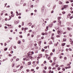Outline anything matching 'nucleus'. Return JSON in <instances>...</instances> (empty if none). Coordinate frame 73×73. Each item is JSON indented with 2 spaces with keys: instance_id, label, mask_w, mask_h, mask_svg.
Returning <instances> with one entry per match:
<instances>
[{
  "instance_id": "obj_1",
  "label": "nucleus",
  "mask_w": 73,
  "mask_h": 73,
  "mask_svg": "<svg viewBox=\"0 0 73 73\" xmlns=\"http://www.w3.org/2000/svg\"><path fill=\"white\" fill-rule=\"evenodd\" d=\"M61 33H62V31H61V30H59L58 31L57 33L58 35H60Z\"/></svg>"
},
{
  "instance_id": "obj_2",
  "label": "nucleus",
  "mask_w": 73,
  "mask_h": 73,
  "mask_svg": "<svg viewBox=\"0 0 73 73\" xmlns=\"http://www.w3.org/2000/svg\"><path fill=\"white\" fill-rule=\"evenodd\" d=\"M56 5H54V7H53V9H54L56 8Z\"/></svg>"
},
{
  "instance_id": "obj_3",
  "label": "nucleus",
  "mask_w": 73,
  "mask_h": 73,
  "mask_svg": "<svg viewBox=\"0 0 73 73\" xmlns=\"http://www.w3.org/2000/svg\"><path fill=\"white\" fill-rule=\"evenodd\" d=\"M44 8H41V11H42V12H43V11H44Z\"/></svg>"
},
{
  "instance_id": "obj_4",
  "label": "nucleus",
  "mask_w": 73,
  "mask_h": 73,
  "mask_svg": "<svg viewBox=\"0 0 73 73\" xmlns=\"http://www.w3.org/2000/svg\"><path fill=\"white\" fill-rule=\"evenodd\" d=\"M58 23H59L60 24H61V21H60V20H58Z\"/></svg>"
},
{
  "instance_id": "obj_5",
  "label": "nucleus",
  "mask_w": 73,
  "mask_h": 73,
  "mask_svg": "<svg viewBox=\"0 0 73 73\" xmlns=\"http://www.w3.org/2000/svg\"><path fill=\"white\" fill-rule=\"evenodd\" d=\"M38 44H41V41H38Z\"/></svg>"
},
{
  "instance_id": "obj_6",
  "label": "nucleus",
  "mask_w": 73,
  "mask_h": 73,
  "mask_svg": "<svg viewBox=\"0 0 73 73\" xmlns=\"http://www.w3.org/2000/svg\"><path fill=\"white\" fill-rule=\"evenodd\" d=\"M68 30H69V31H71L72 30V28H68Z\"/></svg>"
},
{
  "instance_id": "obj_7",
  "label": "nucleus",
  "mask_w": 73,
  "mask_h": 73,
  "mask_svg": "<svg viewBox=\"0 0 73 73\" xmlns=\"http://www.w3.org/2000/svg\"><path fill=\"white\" fill-rule=\"evenodd\" d=\"M56 59H57V58H56V57H54V58H53L54 60V61H55V60H56Z\"/></svg>"
},
{
  "instance_id": "obj_8",
  "label": "nucleus",
  "mask_w": 73,
  "mask_h": 73,
  "mask_svg": "<svg viewBox=\"0 0 73 73\" xmlns=\"http://www.w3.org/2000/svg\"><path fill=\"white\" fill-rule=\"evenodd\" d=\"M30 52H29L27 53V55L28 56H30Z\"/></svg>"
},
{
  "instance_id": "obj_9",
  "label": "nucleus",
  "mask_w": 73,
  "mask_h": 73,
  "mask_svg": "<svg viewBox=\"0 0 73 73\" xmlns=\"http://www.w3.org/2000/svg\"><path fill=\"white\" fill-rule=\"evenodd\" d=\"M49 44H53V43H52V41H50V42H49Z\"/></svg>"
},
{
  "instance_id": "obj_10",
  "label": "nucleus",
  "mask_w": 73,
  "mask_h": 73,
  "mask_svg": "<svg viewBox=\"0 0 73 73\" xmlns=\"http://www.w3.org/2000/svg\"><path fill=\"white\" fill-rule=\"evenodd\" d=\"M15 25H16V24H18V22L17 21H15Z\"/></svg>"
},
{
  "instance_id": "obj_11",
  "label": "nucleus",
  "mask_w": 73,
  "mask_h": 73,
  "mask_svg": "<svg viewBox=\"0 0 73 73\" xmlns=\"http://www.w3.org/2000/svg\"><path fill=\"white\" fill-rule=\"evenodd\" d=\"M28 25H29L30 26H31V25H32V23H30L28 24Z\"/></svg>"
},
{
  "instance_id": "obj_12",
  "label": "nucleus",
  "mask_w": 73,
  "mask_h": 73,
  "mask_svg": "<svg viewBox=\"0 0 73 73\" xmlns=\"http://www.w3.org/2000/svg\"><path fill=\"white\" fill-rule=\"evenodd\" d=\"M25 58L26 60H28L29 59V58L28 57H26Z\"/></svg>"
},
{
  "instance_id": "obj_13",
  "label": "nucleus",
  "mask_w": 73,
  "mask_h": 73,
  "mask_svg": "<svg viewBox=\"0 0 73 73\" xmlns=\"http://www.w3.org/2000/svg\"><path fill=\"white\" fill-rule=\"evenodd\" d=\"M18 44H21V42H20V41H18Z\"/></svg>"
},
{
  "instance_id": "obj_14",
  "label": "nucleus",
  "mask_w": 73,
  "mask_h": 73,
  "mask_svg": "<svg viewBox=\"0 0 73 73\" xmlns=\"http://www.w3.org/2000/svg\"><path fill=\"white\" fill-rule=\"evenodd\" d=\"M65 45V43H63L62 44V46H64Z\"/></svg>"
},
{
  "instance_id": "obj_15",
  "label": "nucleus",
  "mask_w": 73,
  "mask_h": 73,
  "mask_svg": "<svg viewBox=\"0 0 73 73\" xmlns=\"http://www.w3.org/2000/svg\"><path fill=\"white\" fill-rule=\"evenodd\" d=\"M22 26H23L24 25V22H22Z\"/></svg>"
},
{
  "instance_id": "obj_16",
  "label": "nucleus",
  "mask_w": 73,
  "mask_h": 73,
  "mask_svg": "<svg viewBox=\"0 0 73 73\" xmlns=\"http://www.w3.org/2000/svg\"><path fill=\"white\" fill-rule=\"evenodd\" d=\"M67 7H68V6L67 5H65L64 6V7L65 8H67Z\"/></svg>"
},
{
  "instance_id": "obj_17",
  "label": "nucleus",
  "mask_w": 73,
  "mask_h": 73,
  "mask_svg": "<svg viewBox=\"0 0 73 73\" xmlns=\"http://www.w3.org/2000/svg\"><path fill=\"white\" fill-rule=\"evenodd\" d=\"M61 19V17H58V20H60V19Z\"/></svg>"
},
{
  "instance_id": "obj_18",
  "label": "nucleus",
  "mask_w": 73,
  "mask_h": 73,
  "mask_svg": "<svg viewBox=\"0 0 73 73\" xmlns=\"http://www.w3.org/2000/svg\"><path fill=\"white\" fill-rule=\"evenodd\" d=\"M63 41H66V39L64 38L63 39Z\"/></svg>"
},
{
  "instance_id": "obj_19",
  "label": "nucleus",
  "mask_w": 73,
  "mask_h": 73,
  "mask_svg": "<svg viewBox=\"0 0 73 73\" xmlns=\"http://www.w3.org/2000/svg\"><path fill=\"white\" fill-rule=\"evenodd\" d=\"M60 35H58L56 36V37H60Z\"/></svg>"
},
{
  "instance_id": "obj_20",
  "label": "nucleus",
  "mask_w": 73,
  "mask_h": 73,
  "mask_svg": "<svg viewBox=\"0 0 73 73\" xmlns=\"http://www.w3.org/2000/svg\"><path fill=\"white\" fill-rule=\"evenodd\" d=\"M36 2V3H39V0H37Z\"/></svg>"
},
{
  "instance_id": "obj_21",
  "label": "nucleus",
  "mask_w": 73,
  "mask_h": 73,
  "mask_svg": "<svg viewBox=\"0 0 73 73\" xmlns=\"http://www.w3.org/2000/svg\"><path fill=\"white\" fill-rule=\"evenodd\" d=\"M23 5V6H26L27 5V4L25 3H24Z\"/></svg>"
},
{
  "instance_id": "obj_22",
  "label": "nucleus",
  "mask_w": 73,
  "mask_h": 73,
  "mask_svg": "<svg viewBox=\"0 0 73 73\" xmlns=\"http://www.w3.org/2000/svg\"><path fill=\"white\" fill-rule=\"evenodd\" d=\"M23 1H21V2H20L21 4H23Z\"/></svg>"
},
{
  "instance_id": "obj_23",
  "label": "nucleus",
  "mask_w": 73,
  "mask_h": 73,
  "mask_svg": "<svg viewBox=\"0 0 73 73\" xmlns=\"http://www.w3.org/2000/svg\"><path fill=\"white\" fill-rule=\"evenodd\" d=\"M33 57L32 56H29V58L30 59H32L33 58Z\"/></svg>"
},
{
  "instance_id": "obj_24",
  "label": "nucleus",
  "mask_w": 73,
  "mask_h": 73,
  "mask_svg": "<svg viewBox=\"0 0 73 73\" xmlns=\"http://www.w3.org/2000/svg\"><path fill=\"white\" fill-rule=\"evenodd\" d=\"M27 29H28V28H25L24 29L25 31H26V30H27Z\"/></svg>"
},
{
  "instance_id": "obj_25",
  "label": "nucleus",
  "mask_w": 73,
  "mask_h": 73,
  "mask_svg": "<svg viewBox=\"0 0 73 73\" xmlns=\"http://www.w3.org/2000/svg\"><path fill=\"white\" fill-rule=\"evenodd\" d=\"M43 73H46V71H45V70H43Z\"/></svg>"
},
{
  "instance_id": "obj_26",
  "label": "nucleus",
  "mask_w": 73,
  "mask_h": 73,
  "mask_svg": "<svg viewBox=\"0 0 73 73\" xmlns=\"http://www.w3.org/2000/svg\"><path fill=\"white\" fill-rule=\"evenodd\" d=\"M58 70H60V67H58Z\"/></svg>"
},
{
  "instance_id": "obj_27",
  "label": "nucleus",
  "mask_w": 73,
  "mask_h": 73,
  "mask_svg": "<svg viewBox=\"0 0 73 73\" xmlns=\"http://www.w3.org/2000/svg\"><path fill=\"white\" fill-rule=\"evenodd\" d=\"M30 7H31V8H33V5H31L30 6Z\"/></svg>"
},
{
  "instance_id": "obj_28",
  "label": "nucleus",
  "mask_w": 73,
  "mask_h": 73,
  "mask_svg": "<svg viewBox=\"0 0 73 73\" xmlns=\"http://www.w3.org/2000/svg\"><path fill=\"white\" fill-rule=\"evenodd\" d=\"M69 35L70 37H72V35H71V34H69Z\"/></svg>"
},
{
  "instance_id": "obj_29",
  "label": "nucleus",
  "mask_w": 73,
  "mask_h": 73,
  "mask_svg": "<svg viewBox=\"0 0 73 73\" xmlns=\"http://www.w3.org/2000/svg\"><path fill=\"white\" fill-rule=\"evenodd\" d=\"M36 66V65H35V64L34 65H33V67H35V66Z\"/></svg>"
},
{
  "instance_id": "obj_30",
  "label": "nucleus",
  "mask_w": 73,
  "mask_h": 73,
  "mask_svg": "<svg viewBox=\"0 0 73 73\" xmlns=\"http://www.w3.org/2000/svg\"><path fill=\"white\" fill-rule=\"evenodd\" d=\"M46 61H45L44 63L43 64H46Z\"/></svg>"
},
{
  "instance_id": "obj_31",
  "label": "nucleus",
  "mask_w": 73,
  "mask_h": 73,
  "mask_svg": "<svg viewBox=\"0 0 73 73\" xmlns=\"http://www.w3.org/2000/svg\"><path fill=\"white\" fill-rule=\"evenodd\" d=\"M56 22H57V21H53L54 23H56Z\"/></svg>"
},
{
  "instance_id": "obj_32",
  "label": "nucleus",
  "mask_w": 73,
  "mask_h": 73,
  "mask_svg": "<svg viewBox=\"0 0 73 73\" xmlns=\"http://www.w3.org/2000/svg\"><path fill=\"white\" fill-rule=\"evenodd\" d=\"M66 24L67 25H69L70 24V23H67Z\"/></svg>"
},
{
  "instance_id": "obj_33",
  "label": "nucleus",
  "mask_w": 73,
  "mask_h": 73,
  "mask_svg": "<svg viewBox=\"0 0 73 73\" xmlns=\"http://www.w3.org/2000/svg\"><path fill=\"white\" fill-rule=\"evenodd\" d=\"M62 70H63V71H65V68H63L62 69Z\"/></svg>"
},
{
  "instance_id": "obj_34",
  "label": "nucleus",
  "mask_w": 73,
  "mask_h": 73,
  "mask_svg": "<svg viewBox=\"0 0 73 73\" xmlns=\"http://www.w3.org/2000/svg\"><path fill=\"white\" fill-rule=\"evenodd\" d=\"M36 63V61H34L33 62V64H35V63Z\"/></svg>"
},
{
  "instance_id": "obj_35",
  "label": "nucleus",
  "mask_w": 73,
  "mask_h": 73,
  "mask_svg": "<svg viewBox=\"0 0 73 73\" xmlns=\"http://www.w3.org/2000/svg\"><path fill=\"white\" fill-rule=\"evenodd\" d=\"M31 64V62H29V63H28V64L29 65H30Z\"/></svg>"
},
{
  "instance_id": "obj_36",
  "label": "nucleus",
  "mask_w": 73,
  "mask_h": 73,
  "mask_svg": "<svg viewBox=\"0 0 73 73\" xmlns=\"http://www.w3.org/2000/svg\"><path fill=\"white\" fill-rule=\"evenodd\" d=\"M13 48L14 49H16V47L15 46H13Z\"/></svg>"
},
{
  "instance_id": "obj_37",
  "label": "nucleus",
  "mask_w": 73,
  "mask_h": 73,
  "mask_svg": "<svg viewBox=\"0 0 73 73\" xmlns=\"http://www.w3.org/2000/svg\"><path fill=\"white\" fill-rule=\"evenodd\" d=\"M50 56H52L53 55V53L51 52L50 53Z\"/></svg>"
},
{
  "instance_id": "obj_38",
  "label": "nucleus",
  "mask_w": 73,
  "mask_h": 73,
  "mask_svg": "<svg viewBox=\"0 0 73 73\" xmlns=\"http://www.w3.org/2000/svg\"><path fill=\"white\" fill-rule=\"evenodd\" d=\"M42 25H43V27H45V24H44V23H43Z\"/></svg>"
},
{
  "instance_id": "obj_39",
  "label": "nucleus",
  "mask_w": 73,
  "mask_h": 73,
  "mask_svg": "<svg viewBox=\"0 0 73 73\" xmlns=\"http://www.w3.org/2000/svg\"><path fill=\"white\" fill-rule=\"evenodd\" d=\"M7 50V48H5V49H4V50H5V51Z\"/></svg>"
},
{
  "instance_id": "obj_40",
  "label": "nucleus",
  "mask_w": 73,
  "mask_h": 73,
  "mask_svg": "<svg viewBox=\"0 0 73 73\" xmlns=\"http://www.w3.org/2000/svg\"><path fill=\"white\" fill-rule=\"evenodd\" d=\"M47 68L46 67V66H45V67H44V69H45V70Z\"/></svg>"
},
{
  "instance_id": "obj_41",
  "label": "nucleus",
  "mask_w": 73,
  "mask_h": 73,
  "mask_svg": "<svg viewBox=\"0 0 73 73\" xmlns=\"http://www.w3.org/2000/svg\"><path fill=\"white\" fill-rule=\"evenodd\" d=\"M65 13H66L65 12H64V11H63L62 13L63 14H65Z\"/></svg>"
},
{
  "instance_id": "obj_42",
  "label": "nucleus",
  "mask_w": 73,
  "mask_h": 73,
  "mask_svg": "<svg viewBox=\"0 0 73 73\" xmlns=\"http://www.w3.org/2000/svg\"><path fill=\"white\" fill-rule=\"evenodd\" d=\"M13 59H11V62H12V61H13Z\"/></svg>"
},
{
  "instance_id": "obj_43",
  "label": "nucleus",
  "mask_w": 73,
  "mask_h": 73,
  "mask_svg": "<svg viewBox=\"0 0 73 73\" xmlns=\"http://www.w3.org/2000/svg\"><path fill=\"white\" fill-rule=\"evenodd\" d=\"M71 44L72 45H73V41H72L71 43Z\"/></svg>"
},
{
  "instance_id": "obj_44",
  "label": "nucleus",
  "mask_w": 73,
  "mask_h": 73,
  "mask_svg": "<svg viewBox=\"0 0 73 73\" xmlns=\"http://www.w3.org/2000/svg\"><path fill=\"white\" fill-rule=\"evenodd\" d=\"M19 58H17V59H16V60L17 61H19Z\"/></svg>"
},
{
  "instance_id": "obj_45",
  "label": "nucleus",
  "mask_w": 73,
  "mask_h": 73,
  "mask_svg": "<svg viewBox=\"0 0 73 73\" xmlns=\"http://www.w3.org/2000/svg\"><path fill=\"white\" fill-rule=\"evenodd\" d=\"M51 68V67H49L48 68L49 69H52V68Z\"/></svg>"
},
{
  "instance_id": "obj_46",
  "label": "nucleus",
  "mask_w": 73,
  "mask_h": 73,
  "mask_svg": "<svg viewBox=\"0 0 73 73\" xmlns=\"http://www.w3.org/2000/svg\"><path fill=\"white\" fill-rule=\"evenodd\" d=\"M52 52H55V49H53L52 50Z\"/></svg>"
},
{
  "instance_id": "obj_47",
  "label": "nucleus",
  "mask_w": 73,
  "mask_h": 73,
  "mask_svg": "<svg viewBox=\"0 0 73 73\" xmlns=\"http://www.w3.org/2000/svg\"><path fill=\"white\" fill-rule=\"evenodd\" d=\"M9 57H11V56H12V55L11 54H9Z\"/></svg>"
},
{
  "instance_id": "obj_48",
  "label": "nucleus",
  "mask_w": 73,
  "mask_h": 73,
  "mask_svg": "<svg viewBox=\"0 0 73 73\" xmlns=\"http://www.w3.org/2000/svg\"><path fill=\"white\" fill-rule=\"evenodd\" d=\"M49 62H51V63H52V60H50L49 61Z\"/></svg>"
},
{
  "instance_id": "obj_49",
  "label": "nucleus",
  "mask_w": 73,
  "mask_h": 73,
  "mask_svg": "<svg viewBox=\"0 0 73 73\" xmlns=\"http://www.w3.org/2000/svg\"><path fill=\"white\" fill-rule=\"evenodd\" d=\"M34 46H37V44H36V43L35 44H34Z\"/></svg>"
},
{
  "instance_id": "obj_50",
  "label": "nucleus",
  "mask_w": 73,
  "mask_h": 73,
  "mask_svg": "<svg viewBox=\"0 0 73 73\" xmlns=\"http://www.w3.org/2000/svg\"><path fill=\"white\" fill-rule=\"evenodd\" d=\"M27 72H29V69H27Z\"/></svg>"
},
{
  "instance_id": "obj_51",
  "label": "nucleus",
  "mask_w": 73,
  "mask_h": 73,
  "mask_svg": "<svg viewBox=\"0 0 73 73\" xmlns=\"http://www.w3.org/2000/svg\"><path fill=\"white\" fill-rule=\"evenodd\" d=\"M54 33H52V36H54Z\"/></svg>"
},
{
  "instance_id": "obj_52",
  "label": "nucleus",
  "mask_w": 73,
  "mask_h": 73,
  "mask_svg": "<svg viewBox=\"0 0 73 73\" xmlns=\"http://www.w3.org/2000/svg\"><path fill=\"white\" fill-rule=\"evenodd\" d=\"M14 14H12V15H11L12 17H14Z\"/></svg>"
},
{
  "instance_id": "obj_53",
  "label": "nucleus",
  "mask_w": 73,
  "mask_h": 73,
  "mask_svg": "<svg viewBox=\"0 0 73 73\" xmlns=\"http://www.w3.org/2000/svg\"><path fill=\"white\" fill-rule=\"evenodd\" d=\"M16 58V56H14L13 57V58L14 59H15Z\"/></svg>"
},
{
  "instance_id": "obj_54",
  "label": "nucleus",
  "mask_w": 73,
  "mask_h": 73,
  "mask_svg": "<svg viewBox=\"0 0 73 73\" xmlns=\"http://www.w3.org/2000/svg\"><path fill=\"white\" fill-rule=\"evenodd\" d=\"M0 44L1 45H2V46H3V43H0Z\"/></svg>"
},
{
  "instance_id": "obj_55",
  "label": "nucleus",
  "mask_w": 73,
  "mask_h": 73,
  "mask_svg": "<svg viewBox=\"0 0 73 73\" xmlns=\"http://www.w3.org/2000/svg\"><path fill=\"white\" fill-rule=\"evenodd\" d=\"M24 29V28L23 27L22 28V31H23Z\"/></svg>"
},
{
  "instance_id": "obj_56",
  "label": "nucleus",
  "mask_w": 73,
  "mask_h": 73,
  "mask_svg": "<svg viewBox=\"0 0 73 73\" xmlns=\"http://www.w3.org/2000/svg\"><path fill=\"white\" fill-rule=\"evenodd\" d=\"M5 29H7V26H5L4 27Z\"/></svg>"
},
{
  "instance_id": "obj_57",
  "label": "nucleus",
  "mask_w": 73,
  "mask_h": 73,
  "mask_svg": "<svg viewBox=\"0 0 73 73\" xmlns=\"http://www.w3.org/2000/svg\"><path fill=\"white\" fill-rule=\"evenodd\" d=\"M45 35H48V33L45 32Z\"/></svg>"
},
{
  "instance_id": "obj_58",
  "label": "nucleus",
  "mask_w": 73,
  "mask_h": 73,
  "mask_svg": "<svg viewBox=\"0 0 73 73\" xmlns=\"http://www.w3.org/2000/svg\"><path fill=\"white\" fill-rule=\"evenodd\" d=\"M50 57H48V60H50Z\"/></svg>"
},
{
  "instance_id": "obj_59",
  "label": "nucleus",
  "mask_w": 73,
  "mask_h": 73,
  "mask_svg": "<svg viewBox=\"0 0 73 73\" xmlns=\"http://www.w3.org/2000/svg\"><path fill=\"white\" fill-rule=\"evenodd\" d=\"M67 17H70V15H67Z\"/></svg>"
},
{
  "instance_id": "obj_60",
  "label": "nucleus",
  "mask_w": 73,
  "mask_h": 73,
  "mask_svg": "<svg viewBox=\"0 0 73 73\" xmlns=\"http://www.w3.org/2000/svg\"><path fill=\"white\" fill-rule=\"evenodd\" d=\"M66 32H64V33H63V34H64V35L65 34H66Z\"/></svg>"
},
{
  "instance_id": "obj_61",
  "label": "nucleus",
  "mask_w": 73,
  "mask_h": 73,
  "mask_svg": "<svg viewBox=\"0 0 73 73\" xmlns=\"http://www.w3.org/2000/svg\"><path fill=\"white\" fill-rule=\"evenodd\" d=\"M34 69H31V71L32 72L33 71H34Z\"/></svg>"
},
{
  "instance_id": "obj_62",
  "label": "nucleus",
  "mask_w": 73,
  "mask_h": 73,
  "mask_svg": "<svg viewBox=\"0 0 73 73\" xmlns=\"http://www.w3.org/2000/svg\"><path fill=\"white\" fill-rule=\"evenodd\" d=\"M41 39H44V36H42L41 38Z\"/></svg>"
},
{
  "instance_id": "obj_63",
  "label": "nucleus",
  "mask_w": 73,
  "mask_h": 73,
  "mask_svg": "<svg viewBox=\"0 0 73 73\" xmlns=\"http://www.w3.org/2000/svg\"><path fill=\"white\" fill-rule=\"evenodd\" d=\"M11 53H13V51H11Z\"/></svg>"
},
{
  "instance_id": "obj_64",
  "label": "nucleus",
  "mask_w": 73,
  "mask_h": 73,
  "mask_svg": "<svg viewBox=\"0 0 73 73\" xmlns=\"http://www.w3.org/2000/svg\"><path fill=\"white\" fill-rule=\"evenodd\" d=\"M66 46H67V47H69V46H70V45H67Z\"/></svg>"
}]
</instances>
